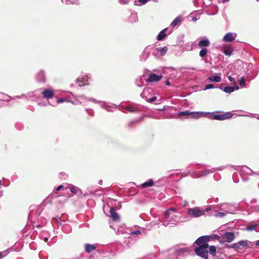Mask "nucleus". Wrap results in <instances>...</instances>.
I'll use <instances>...</instances> for the list:
<instances>
[{
    "label": "nucleus",
    "mask_w": 259,
    "mask_h": 259,
    "mask_svg": "<svg viewBox=\"0 0 259 259\" xmlns=\"http://www.w3.org/2000/svg\"><path fill=\"white\" fill-rule=\"evenodd\" d=\"M176 212V209L174 208H169L165 212L163 220L160 221L162 223L163 226L173 227L177 225L180 221V217L178 213H175Z\"/></svg>",
    "instance_id": "1"
},
{
    "label": "nucleus",
    "mask_w": 259,
    "mask_h": 259,
    "mask_svg": "<svg viewBox=\"0 0 259 259\" xmlns=\"http://www.w3.org/2000/svg\"><path fill=\"white\" fill-rule=\"evenodd\" d=\"M209 114H210V112H191L189 110H186L184 111H180L178 113V115L185 116L186 117L190 116L192 118H198L201 116H203Z\"/></svg>",
    "instance_id": "2"
},
{
    "label": "nucleus",
    "mask_w": 259,
    "mask_h": 259,
    "mask_svg": "<svg viewBox=\"0 0 259 259\" xmlns=\"http://www.w3.org/2000/svg\"><path fill=\"white\" fill-rule=\"evenodd\" d=\"M220 111H215L212 113V115L211 116V119H216L218 120H224L225 119H228L231 118L233 114L229 112H227L224 113L223 114H220Z\"/></svg>",
    "instance_id": "3"
},
{
    "label": "nucleus",
    "mask_w": 259,
    "mask_h": 259,
    "mask_svg": "<svg viewBox=\"0 0 259 259\" xmlns=\"http://www.w3.org/2000/svg\"><path fill=\"white\" fill-rule=\"evenodd\" d=\"M152 91L150 88L144 89L143 92L141 94L140 96L142 98H145L146 101L149 103H153L154 101H156L155 104L158 105L160 103V99H157V97L153 96L152 98H148L147 95Z\"/></svg>",
    "instance_id": "4"
},
{
    "label": "nucleus",
    "mask_w": 259,
    "mask_h": 259,
    "mask_svg": "<svg viewBox=\"0 0 259 259\" xmlns=\"http://www.w3.org/2000/svg\"><path fill=\"white\" fill-rule=\"evenodd\" d=\"M208 246H198L194 249V252L196 255L204 259H208Z\"/></svg>",
    "instance_id": "5"
},
{
    "label": "nucleus",
    "mask_w": 259,
    "mask_h": 259,
    "mask_svg": "<svg viewBox=\"0 0 259 259\" xmlns=\"http://www.w3.org/2000/svg\"><path fill=\"white\" fill-rule=\"evenodd\" d=\"M237 171H239L242 176H252L253 175H259V171L254 172L251 169L246 165H242L237 166L235 169Z\"/></svg>",
    "instance_id": "6"
},
{
    "label": "nucleus",
    "mask_w": 259,
    "mask_h": 259,
    "mask_svg": "<svg viewBox=\"0 0 259 259\" xmlns=\"http://www.w3.org/2000/svg\"><path fill=\"white\" fill-rule=\"evenodd\" d=\"M187 213L191 218H198L204 215V211L203 209L198 207H195L192 208H189Z\"/></svg>",
    "instance_id": "7"
},
{
    "label": "nucleus",
    "mask_w": 259,
    "mask_h": 259,
    "mask_svg": "<svg viewBox=\"0 0 259 259\" xmlns=\"http://www.w3.org/2000/svg\"><path fill=\"white\" fill-rule=\"evenodd\" d=\"M211 238V236L209 235L200 236L196 240L193 244H196L198 246H208L207 242L210 241Z\"/></svg>",
    "instance_id": "8"
},
{
    "label": "nucleus",
    "mask_w": 259,
    "mask_h": 259,
    "mask_svg": "<svg viewBox=\"0 0 259 259\" xmlns=\"http://www.w3.org/2000/svg\"><path fill=\"white\" fill-rule=\"evenodd\" d=\"M79 98L80 99H82V100L84 99V100H85V101L93 102L95 104H100L101 107L102 108H104V109H106L107 111H109V108L110 107V106H109V105H107L106 103L105 102H104V101H101L97 100L95 99H94L93 98H88L85 97L84 96H83V95L79 96Z\"/></svg>",
    "instance_id": "9"
},
{
    "label": "nucleus",
    "mask_w": 259,
    "mask_h": 259,
    "mask_svg": "<svg viewBox=\"0 0 259 259\" xmlns=\"http://www.w3.org/2000/svg\"><path fill=\"white\" fill-rule=\"evenodd\" d=\"M153 49V45H150L146 47L143 50L142 53L140 56V60L141 61L145 62L149 58L150 54Z\"/></svg>",
    "instance_id": "10"
},
{
    "label": "nucleus",
    "mask_w": 259,
    "mask_h": 259,
    "mask_svg": "<svg viewBox=\"0 0 259 259\" xmlns=\"http://www.w3.org/2000/svg\"><path fill=\"white\" fill-rule=\"evenodd\" d=\"M221 210L224 211L227 214L235 213L237 210V208L234 205L229 204H223L221 205Z\"/></svg>",
    "instance_id": "11"
},
{
    "label": "nucleus",
    "mask_w": 259,
    "mask_h": 259,
    "mask_svg": "<svg viewBox=\"0 0 259 259\" xmlns=\"http://www.w3.org/2000/svg\"><path fill=\"white\" fill-rule=\"evenodd\" d=\"M248 243H251L248 240H242L237 243H233L229 246V248H234L238 249H242L243 248L246 247L248 245Z\"/></svg>",
    "instance_id": "12"
},
{
    "label": "nucleus",
    "mask_w": 259,
    "mask_h": 259,
    "mask_svg": "<svg viewBox=\"0 0 259 259\" xmlns=\"http://www.w3.org/2000/svg\"><path fill=\"white\" fill-rule=\"evenodd\" d=\"M237 37V33L228 32L223 37V40L225 42H232Z\"/></svg>",
    "instance_id": "13"
},
{
    "label": "nucleus",
    "mask_w": 259,
    "mask_h": 259,
    "mask_svg": "<svg viewBox=\"0 0 259 259\" xmlns=\"http://www.w3.org/2000/svg\"><path fill=\"white\" fill-rule=\"evenodd\" d=\"M162 78V75H157L154 73H151L147 79L148 82H157Z\"/></svg>",
    "instance_id": "14"
},
{
    "label": "nucleus",
    "mask_w": 259,
    "mask_h": 259,
    "mask_svg": "<svg viewBox=\"0 0 259 259\" xmlns=\"http://www.w3.org/2000/svg\"><path fill=\"white\" fill-rule=\"evenodd\" d=\"M41 94L44 98L49 99L54 97V92L53 90L44 89L42 91Z\"/></svg>",
    "instance_id": "15"
},
{
    "label": "nucleus",
    "mask_w": 259,
    "mask_h": 259,
    "mask_svg": "<svg viewBox=\"0 0 259 259\" xmlns=\"http://www.w3.org/2000/svg\"><path fill=\"white\" fill-rule=\"evenodd\" d=\"M223 238L227 242H231L235 239V234L233 232H225L222 235Z\"/></svg>",
    "instance_id": "16"
},
{
    "label": "nucleus",
    "mask_w": 259,
    "mask_h": 259,
    "mask_svg": "<svg viewBox=\"0 0 259 259\" xmlns=\"http://www.w3.org/2000/svg\"><path fill=\"white\" fill-rule=\"evenodd\" d=\"M89 79L88 76H85L83 77L82 78L79 79L77 78L75 81V84L78 87H81V86H84L88 84L87 82Z\"/></svg>",
    "instance_id": "17"
},
{
    "label": "nucleus",
    "mask_w": 259,
    "mask_h": 259,
    "mask_svg": "<svg viewBox=\"0 0 259 259\" xmlns=\"http://www.w3.org/2000/svg\"><path fill=\"white\" fill-rule=\"evenodd\" d=\"M210 45V41L208 39L206 38H201L198 42V46L202 48H206Z\"/></svg>",
    "instance_id": "18"
},
{
    "label": "nucleus",
    "mask_w": 259,
    "mask_h": 259,
    "mask_svg": "<svg viewBox=\"0 0 259 259\" xmlns=\"http://www.w3.org/2000/svg\"><path fill=\"white\" fill-rule=\"evenodd\" d=\"M219 75H212L209 76L206 80L207 81L210 82H220L222 80V78L221 77V74H218Z\"/></svg>",
    "instance_id": "19"
},
{
    "label": "nucleus",
    "mask_w": 259,
    "mask_h": 259,
    "mask_svg": "<svg viewBox=\"0 0 259 259\" xmlns=\"http://www.w3.org/2000/svg\"><path fill=\"white\" fill-rule=\"evenodd\" d=\"M36 79L38 81L40 82H46V76L45 72L42 70H40L36 76Z\"/></svg>",
    "instance_id": "20"
},
{
    "label": "nucleus",
    "mask_w": 259,
    "mask_h": 259,
    "mask_svg": "<svg viewBox=\"0 0 259 259\" xmlns=\"http://www.w3.org/2000/svg\"><path fill=\"white\" fill-rule=\"evenodd\" d=\"M110 217L114 221L119 220V217L118 214L116 212L114 208L112 207L110 209Z\"/></svg>",
    "instance_id": "21"
},
{
    "label": "nucleus",
    "mask_w": 259,
    "mask_h": 259,
    "mask_svg": "<svg viewBox=\"0 0 259 259\" xmlns=\"http://www.w3.org/2000/svg\"><path fill=\"white\" fill-rule=\"evenodd\" d=\"M216 170L215 168H205L204 170L200 171L202 177L207 176L208 174L213 172Z\"/></svg>",
    "instance_id": "22"
},
{
    "label": "nucleus",
    "mask_w": 259,
    "mask_h": 259,
    "mask_svg": "<svg viewBox=\"0 0 259 259\" xmlns=\"http://www.w3.org/2000/svg\"><path fill=\"white\" fill-rule=\"evenodd\" d=\"M0 95L3 96V98L2 99L3 100L7 101V102H9V100L8 99V98H11L12 99H19V98H22V97H25V96L24 95H22L21 96H16L14 97V98H11L9 96H8V95H6V94H3L2 93H0Z\"/></svg>",
    "instance_id": "23"
},
{
    "label": "nucleus",
    "mask_w": 259,
    "mask_h": 259,
    "mask_svg": "<svg viewBox=\"0 0 259 259\" xmlns=\"http://www.w3.org/2000/svg\"><path fill=\"white\" fill-rule=\"evenodd\" d=\"M96 249V247L93 244H85V251L87 253H91L94 250Z\"/></svg>",
    "instance_id": "24"
},
{
    "label": "nucleus",
    "mask_w": 259,
    "mask_h": 259,
    "mask_svg": "<svg viewBox=\"0 0 259 259\" xmlns=\"http://www.w3.org/2000/svg\"><path fill=\"white\" fill-rule=\"evenodd\" d=\"M167 28H165L161 30L157 36V39L158 40H162L164 39V38L166 36V31H167Z\"/></svg>",
    "instance_id": "25"
},
{
    "label": "nucleus",
    "mask_w": 259,
    "mask_h": 259,
    "mask_svg": "<svg viewBox=\"0 0 259 259\" xmlns=\"http://www.w3.org/2000/svg\"><path fill=\"white\" fill-rule=\"evenodd\" d=\"M182 20V17L181 16H178L172 21L170 25L172 27H175L179 24L181 22Z\"/></svg>",
    "instance_id": "26"
},
{
    "label": "nucleus",
    "mask_w": 259,
    "mask_h": 259,
    "mask_svg": "<svg viewBox=\"0 0 259 259\" xmlns=\"http://www.w3.org/2000/svg\"><path fill=\"white\" fill-rule=\"evenodd\" d=\"M153 181L152 179H150L148 181L144 182L142 184V187L143 188H147L153 186Z\"/></svg>",
    "instance_id": "27"
},
{
    "label": "nucleus",
    "mask_w": 259,
    "mask_h": 259,
    "mask_svg": "<svg viewBox=\"0 0 259 259\" xmlns=\"http://www.w3.org/2000/svg\"><path fill=\"white\" fill-rule=\"evenodd\" d=\"M219 89L221 90H223L226 93H231L233 92V87L227 86L225 87L224 89H222L221 87H219Z\"/></svg>",
    "instance_id": "28"
},
{
    "label": "nucleus",
    "mask_w": 259,
    "mask_h": 259,
    "mask_svg": "<svg viewBox=\"0 0 259 259\" xmlns=\"http://www.w3.org/2000/svg\"><path fill=\"white\" fill-rule=\"evenodd\" d=\"M152 55L156 58H159L160 56L158 48H155L153 46V49L151 51Z\"/></svg>",
    "instance_id": "29"
},
{
    "label": "nucleus",
    "mask_w": 259,
    "mask_h": 259,
    "mask_svg": "<svg viewBox=\"0 0 259 259\" xmlns=\"http://www.w3.org/2000/svg\"><path fill=\"white\" fill-rule=\"evenodd\" d=\"M216 247L215 246L211 245L209 247V251L208 253L211 254L212 256H215L216 254Z\"/></svg>",
    "instance_id": "30"
},
{
    "label": "nucleus",
    "mask_w": 259,
    "mask_h": 259,
    "mask_svg": "<svg viewBox=\"0 0 259 259\" xmlns=\"http://www.w3.org/2000/svg\"><path fill=\"white\" fill-rule=\"evenodd\" d=\"M159 51L160 53V56H163L165 55L168 49L166 47H159Z\"/></svg>",
    "instance_id": "31"
},
{
    "label": "nucleus",
    "mask_w": 259,
    "mask_h": 259,
    "mask_svg": "<svg viewBox=\"0 0 259 259\" xmlns=\"http://www.w3.org/2000/svg\"><path fill=\"white\" fill-rule=\"evenodd\" d=\"M208 53V50L206 48H202L199 52V56L201 58L204 57Z\"/></svg>",
    "instance_id": "32"
},
{
    "label": "nucleus",
    "mask_w": 259,
    "mask_h": 259,
    "mask_svg": "<svg viewBox=\"0 0 259 259\" xmlns=\"http://www.w3.org/2000/svg\"><path fill=\"white\" fill-rule=\"evenodd\" d=\"M191 176L194 178H199L202 177L200 171H191Z\"/></svg>",
    "instance_id": "33"
},
{
    "label": "nucleus",
    "mask_w": 259,
    "mask_h": 259,
    "mask_svg": "<svg viewBox=\"0 0 259 259\" xmlns=\"http://www.w3.org/2000/svg\"><path fill=\"white\" fill-rule=\"evenodd\" d=\"M148 0H135V5L136 6H141L145 4Z\"/></svg>",
    "instance_id": "34"
},
{
    "label": "nucleus",
    "mask_w": 259,
    "mask_h": 259,
    "mask_svg": "<svg viewBox=\"0 0 259 259\" xmlns=\"http://www.w3.org/2000/svg\"><path fill=\"white\" fill-rule=\"evenodd\" d=\"M239 83L241 88H244L245 87L246 83L245 80V78L243 76H242L240 79L239 80Z\"/></svg>",
    "instance_id": "35"
},
{
    "label": "nucleus",
    "mask_w": 259,
    "mask_h": 259,
    "mask_svg": "<svg viewBox=\"0 0 259 259\" xmlns=\"http://www.w3.org/2000/svg\"><path fill=\"white\" fill-rule=\"evenodd\" d=\"M227 214V213L226 212L222 211V212H216L214 215L215 217L223 218Z\"/></svg>",
    "instance_id": "36"
},
{
    "label": "nucleus",
    "mask_w": 259,
    "mask_h": 259,
    "mask_svg": "<svg viewBox=\"0 0 259 259\" xmlns=\"http://www.w3.org/2000/svg\"><path fill=\"white\" fill-rule=\"evenodd\" d=\"M257 226V224H252L249 226H248L246 227V230L248 231H252L255 229V228Z\"/></svg>",
    "instance_id": "37"
},
{
    "label": "nucleus",
    "mask_w": 259,
    "mask_h": 259,
    "mask_svg": "<svg viewBox=\"0 0 259 259\" xmlns=\"http://www.w3.org/2000/svg\"><path fill=\"white\" fill-rule=\"evenodd\" d=\"M141 233H142V232L140 230H130V232L128 233V234L131 235H135L140 234Z\"/></svg>",
    "instance_id": "38"
},
{
    "label": "nucleus",
    "mask_w": 259,
    "mask_h": 259,
    "mask_svg": "<svg viewBox=\"0 0 259 259\" xmlns=\"http://www.w3.org/2000/svg\"><path fill=\"white\" fill-rule=\"evenodd\" d=\"M213 88H219V87H214V85L212 84H208L205 85L204 90L211 89H213Z\"/></svg>",
    "instance_id": "39"
},
{
    "label": "nucleus",
    "mask_w": 259,
    "mask_h": 259,
    "mask_svg": "<svg viewBox=\"0 0 259 259\" xmlns=\"http://www.w3.org/2000/svg\"><path fill=\"white\" fill-rule=\"evenodd\" d=\"M130 112H134L137 111V108L133 106H128L125 108Z\"/></svg>",
    "instance_id": "40"
},
{
    "label": "nucleus",
    "mask_w": 259,
    "mask_h": 259,
    "mask_svg": "<svg viewBox=\"0 0 259 259\" xmlns=\"http://www.w3.org/2000/svg\"><path fill=\"white\" fill-rule=\"evenodd\" d=\"M64 102H70L71 101L70 100H68L66 98H62L58 99L57 101V103L58 104L61 103H63Z\"/></svg>",
    "instance_id": "41"
},
{
    "label": "nucleus",
    "mask_w": 259,
    "mask_h": 259,
    "mask_svg": "<svg viewBox=\"0 0 259 259\" xmlns=\"http://www.w3.org/2000/svg\"><path fill=\"white\" fill-rule=\"evenodd\" d=\"M78 189V188L75 186H72L70 188V191L74 194L76 193L77 190Z\"/></svg>",
    "instance_id": "42"
},
{
    "label": "nucleus",
    "mask_w": 259,
    "mask_h": 259,
    "mask_svg": "<svg viewBox=\"0 0 259 259\" xmlns=\"http://www.w3.org/2000/svg\"><path fill=\"white\" fill-rule=\"evenodd\" d=\"M224 53L226 55L228 56H230L232 54V52L231 50L227 49L224 50Z\"/></svg>",
    "instance_id": "43"
},
{
    "label": "nucleus",
    "mask_w": 259,
    "mask_h": 259,
    "mask_svg": "<svg viewBox=\"0 0 259 259\" xmlns=\"http://www.w3.org/2000/svg\"><path fill=\"white\" fill-rule=\"evenodd\" d=\"M65 229H67V232H70L71 230V228L70 225H65L63 227V230H65Z\"/></svg>",
    "instance_id": "44"
},
{
    "label": "nucleus",
    "mask_w": 259,
    "mask_h": 259,
    "mask_svg": "<svg viewBox=\"0 0 259 259\" xmlns=\"http://www.w3.org/2000/svg\"><path fill=\"white\" fill-rule=\"evenodd\" d=\"M184 49H185L187 51H190L192 49V47L191 45H187L185 46V47H184Z\"/></svg>",
    "instance_id": "45"
},
{
    "label": "nucleus",
    "mask_w": 259,
    "mask_h": 259,
    "mask_svg": "<svg viewBox=\"0 0 259 259\" xmlns=\"http://www.w3.org/2000/svg\"><path fill=\"white\" fill-rule=\"evenodd\" d=\"M98 191H91L90 193L92 194L97 196L101 195V194L98 193Z\"/></svg>",
    "instance_id": "46"
},
{
    "label": "nucleus",
    "mask_w": 259,
    "mask_h": 259,
    "mask_svg": "<svg viewBox=\"0 0 259 259\" xmlns=\"http://www.w3.org/2000/svg\"><path fill=\"white\" fill-rule=\"evenodd\" d=\"M186 251H187V250L186 248H181L178 250V252L181 253H183Z\"/></svg>",
    "instance_id": "47"
},
{
    "label": "nucleus",
    "mask_w": 259,
    "mask_h": 259,
    "mask_svg": "<svg viewBox=\"0 0 259 259\" xmlns=\"http://www.w3.org/2000/svg\"><path fill=\"white\" fill-rule=\"evenodd\" d=\"M41 209L40 208H38L36 210L35 213L36 216H39L40 214L41 213Z\"/></svg>",
    "instance_id": "48"
},
{
    "label": "nucleus",
    "mask_w": 259,
    "mask_h": 259,
    "mask_svg": "<svg viewBox=\"0 0 259 259\" xmlns=\"http://www.w3.org/2000/svg\"><path fill=\"white\" fill-rule=\"evenodd\" d=\"M182 176L183 177H186L188 175H191V171H189V172H184L182 173Z\"/></svg>",
    "instance_id": "49"
},
{
    "label": "nucleus",
    "mask_w": 259,
    "mask_h": 259,
    "mask_svg": "<svg viewBox=\"0 0 259 259\" xmlns=\"http://www.w3.org/2000/svg\"><path fill=\"white\" fill-rule=\"evenodd\" d=\"M211 237H213L215 240H219L220 239V236L216 234H213L212 236H211Z\"/></svg>",
    "instance_id": "50"
},
{
    "label": "nucleus",
    "mask_w": 259,
    "mask_h": 259,
    "mask_svg": "<svg viewBox=\"0 0 259 259\" xmlns=\"http://www.w3.org/2000/svg\"><path fill=\"white\" fill-rule=\"evenodd\" d=\"M119 2L120 4L125 5L127 3L128 0H119Z\"/></svg>",
    "instance_id": "51"
},
{
    "label": "nucleus",
    "mask_w": 259,
    "mask_h": 259,
    "mask_svg": "<svg viewBox=\"0 0 259 259\" xmlns=\"http://www.w3.org/2000/svg\"><path fill=\"white\" fill-rule=\"evenodd\" d=\"M228 79L230 81H233L234 84H236V82L234 81V78L232 77L231 76H229Z\"/></svg>",
    "instance_id": "52"
},
{
    "label": "nucleus",
    "mask_w": 259,
    "mask_h": 259,
    "mask_svg": "<svg viewBox=\"0 0 259 259\" xmlns=\"http://www.w3.org/2000/svg\"><path fill=\"white\" fill-rule=\"evenodd\" d=\"M60 220V218H53L52 219V221H56L57 222V223H58L59 222V220Z\"/></svg>",
    "instance_id": "53"
},
{
    "label": "nucleus",
    "mask_w": 259,
    "mask_h": 259,
    "mask_svg": "<svg viewBox=\"0 0 259 259\" xmlns=\"http://www.w3.org/2000/svg\"><path fill=\"white\" fill-rule=\"evenodd\" d=\"M204 210V213H205V212H207L209 210H210V207L209 206H207V207L205 209H203Z\"/></svg>",
    "instance_id": "54"
},
{
    "label": "nucleus",
    "mask_w": 259,
    "mask_h": 259,
    "mask_svg": "<svg viewBox=\"0 0 259 259\" xmlns=\"http://www.w3.org/2000/svg\"><path fill=\"white\" fill-rule=\"evenodd\" d=\"M233 92L235 90H237L239 89V87L238 85H235V87H233Z\"/></svg>",
    "instance_id": "55"
},
{
    "label": "nucleus",
    "mask_w": 259,
    "mask_h": 259,
    "mask_svg": "<svg viewBox=\"0 0 259 259\" xmlns=\"http://www.w3.org/2000/svg\"><path fill=\"white\" fill-rule=\"evenodd\" d=\"M134 123V121H131V122H129V123L128 124V126L129 127H131L132 125V124Z\"/></svg>",
    "instance_id": "56"
},
{
    "label": "nucleus",
    "mask_w": 259,
    "mask_h": 259,
    "mask_svg": "<svg viewBox=\"0 0 259 259\" xmlns=\"http://www.w3.org/2000/svg\"><path fill=\"white\" fill-rule=\"evenodd\" d=\"M165 84L167 86H169L170 85V82L169 81L168 79H167L166 81H165Z\"/></svg>",
    "instance_id": "57"
},
{
    "label": "nucleus",
    "mask_w": 259,
    "mask_h": 259,
    "mask_svg": "<svg viewBox=\"0 0 259 259\" xmlns=\"http://www.w3.org/2000/svg\"><path fill=\"white\" fill-rule=\"evenodd\" d=\"M62 188H63V186L62 185L59 186L57 188L56 190L58 191H60L61 189Z\"/></svg>",
    "instance_id": "58"
},
{
    "label": "nucleus",
    "mask_w": 259,
    "mask_h": 259,
    "mask_svg": "<svg viewBox=\"0 0 259 259\" xmlns=\"http://www.w3.org/2000/svg\"><path fill=\"white\" fill-rule=\"evenodd\" d=\"M63 223H64V221H61V220H59V222H58L59 224L60 225H63V226L64 227V225H63Z\"/></svg>",
    "instance_id": "59"
},
{
    "label": "nucleus",
    "mask_w": 259,
    "mask_h": 259,
    "mask_svg": "<svg viewBox=\"0 0 259 259\" xmlns=\"http://www.w3.org/2000/svg\"><path fill=\"white\" fill-rule=\"evenodd\" d=\"M130 238H131V237L129 236V237H128V241L127 240H125V241L124 243H126L127 245H128V243H130L129 242V240L130 239Z\"/></svg>",
    "instance_id": "60"
},
{
    "label": "nucleus",
    "mask_w": 259,
    "mask_h": 259,
    "mask_svg": "<svg viewBox=\"0 0 259 259\" xmlns=\"http://www.w3.org/2000/svg\"><path fill=\"white\" fill-rule=\"evenodd\" d=\"M134 121V123H139L140 121L139 120L138 118L135 119L133 120Z\"/></svg>",
    "instance_id": "61"
},
{
    "label": "nucleus",
    "mask_w": 259,
    "mask_h": 259,
    "mask_svg": "<svg viewBox=\"0 0 259 259\" xmlns=\"http://www.w3.org/2000/svg\"><path fill=\"white\" fill-rule=\"evenodd\" d=\"M65 2L66 4H67V5H69L71 3L69 0H65Z\"/></svg>",
    "instance_id": "62"
},
{
    "label": "nucleus",
    "mask_w": 259,
    "mask_h": 259,
    "mask_svg": "<svg viewBox=\"0 0 259 259\" xmlns=\"http://www.w3.org/2000/svg\"><path fill=\"white\" fill-rule=\"evenodd\" d=\"M144 119V116H142L141 117H140V118H138L139 120L140 121V122H141V121H142Z\"/></svg>",
    "instance_id": "63"
},
{
    "label": "nucleus",
    "mask_w": 259,
    "mask_h": 259,
    "mask_svg": "<svg viewBox=\"0 0 259 259\" xmlns=\"http://www.w3.org/2000/svg\"><path fill=\"white\" fill-rule=\"evenodd\" d=\"M255 244L256 246H259V240L256 241H255Z\"/></svg>",
    "instance_id": "64"
}]
</instances>
